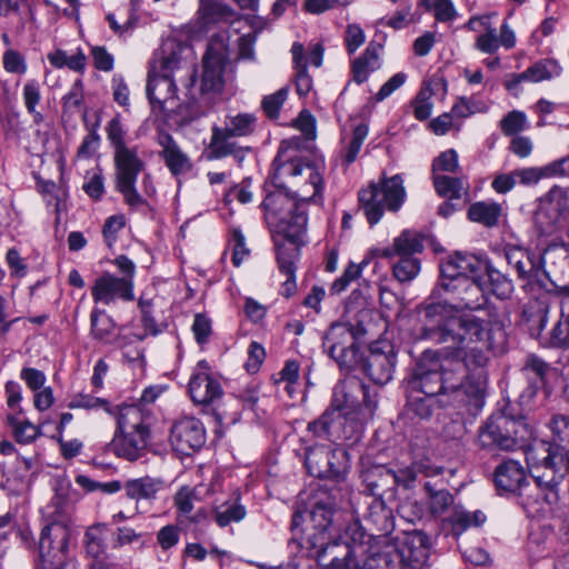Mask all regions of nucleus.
Masks as SVG:
<instances>
[{
    "label": "nucleus",
    "instance_id": "f257e3e1",
    "mask_svg": "<svg viewBox=\"0 0 569 569\" xmlns=\"http://www.w3.org/2000/svg\"><path fill=\"white\" fill-rule=\"evenodd\" d=\"M445 311L441 303L425 308L422 337L445 347L422 353L406 390L447 399L459 415L476 417L485 406L488 351L503 332L497 321L471 313L447 317Z\"/></svg>",
    "mask_w": 569,
    "mask_h": 569
},
{
    "label": "nucleus",
    "instance_id": "f03ea898",
    "mask_svg": "<svg viewBox=\"0 0 569 569\" xmlns=\"http://www.w3.org/2000/svg\"><path fill=\"white\" fill-rule=\"evenodd\" d=\"M323 177L302 157L287 158L283 142L262 184L260 209L272 233L282 284H296L297 261L307 243L308 204L322 199Z\"/></svg>",
    "mask_w": 569,
    "mask_h": 569
},
{
    "label": "nucleus",
    "instance_id": "7ed1b4c3",
    "mask_svg": "<svg viewBox=\"0 0 569 569\" xmlns=\"http://www.w3.org/2000/svg\"><path fill=\"white\" fill-rule=\"evenodd\" d=\"M377 408V392L353 377L335 386L329 407L307 429L317 438L353 445L362 438Z\"/></svg>",
    "mask_w": 569,
    "mask_h": 569
},
{
    "label": "nucleus",
    "instance_id": "20e7f679",
    "mask_svg": "<svg viewBox=\"0 0 569 569\" xmlns=\"http://www.w3.org/2000/svg\"><path fill=\"white\" fill-rule=\"evenodd\" d=\"M535 430L525 418L518 419L503 412L492 413L478 429L476 443L489 453L498 451L527 450L539 439H533Z\"/></svg>",
    "mask_w": 569,
    "mask_h": 569
},
{
    "label": "nucleus",
    "instance_id": "39448f33",
    "mask_svg": "<svg viewBox=\"0 0 569 569\" xmlns=\"http://www.w3.org/2000/svg\"><path fill=\"white\" fill-rule=\"evenodd\" d=\"M368 317L369 312L362 311L356 325L335 322L326 331L322 339L323 350L341 370L352 371L359 366L360 341L369 332L365 326Z\"/></svg>",
    "mask_w": 569,
    "mask_h": 569
},
{
    "label": "nucleus",
    "instance_id": "423d86ee",
    "mask_svg": "<svg viewBox=\"0 0 569 569\" xmlns=\"http://www.w3.org/2000/svg\"><path fill=\"white\" fill-rule=\"evenodd\" d=\"M407 199L403 178L397 173L392 177L382 176L379 182H370L367 188L358 191L359 207L362 209L370 227L376 226L383 217L385 210L398 212Z\"/></svg>",
    "mask_w": 569,
    "mask_h": 569
},
{
    "label": "nucleus",
    "instance_id": "0eeeda50",
    "mask_svg": "<svg viewBox=\"0 0 569 569\" xmlns=\"http://www.w3.org/2000/svg\"><path fill=\"white\" fill-rule=\"evenodd\" d=\"M439 272L442 279L470 281L471 284H502L508 281L489 259L459 250L440 260Z\"/></svg>",
    "mask_w": 569,
    "mask_h": 569
},
{
    "label": "nucleus",
    "instance_id": "6e6552de",
    "mask_svg": "<svg viewBox=\"0 0 569 569\" xmlns=\"http://www.w3.org/2000/svg\"><path fill=\"white\" fill-rule=\"evenodd\" d=\"M305 466L312 477L335 482L333 487L348 486L349 453L345 448L315 445L307 449Z\"/></svg>",
    "mask_w": 569,
    "mask_h": 569
},
{
    "label": "nucleus",
    "instance_id": "1a4fd4ad",
    "mask_svg": "<svg viewBox=\"0 0 569 569\" xmlns=\"http://www.w3.org/2000/svg\"><path fill=\"white\" fill-rule=\"evenodd\" d=\"M114 189L122 194L124 203L130 209L148 206L137 189L139 174L144 171L146 162L139 157L138 147H130L113 152Z\"/></svg>",
    "mask_w": 569,
    "mask_h": 569
},
{
    "label": "nucleus",
    "instance_id": "9d476101",
    "mask_svg": "<svg viewBox=\"0 0 569 569\" xmlns=\"http://www.w3.org/2000/svg\"><path fill=\"white\" fill-rule=\"evenodd\" d=\"M349 527L345 536L332 539L322 555L318 565L323 569H362L359 556L365 552V533L359 532V537H349Z\"/></svg>",
    "mask_w": 569,
    "mask_h": 569
},
{
    "label": "nucleus",
    "instance_id": "9b49d317",
    "mask_svg": "<svg viewBox=\"0 0 569 569\" xmlns=\"http://www.w3.org/2000/svg\"><path fill=\"white\" fill-rule=\"evenodd\" d=\"M396 365V352L388 340L375 341L367 353L359 355V366L355 370L362 371L376 385H386L392 379Z\"/></svg>",
    "mask_w": 569,
    "mask_h": 569
},
{
    "label": "nucleus",
    "instance_id": "f8f14e48",
    "mask_svg": "<svg viewBox=\"0 0 569 569\" xmlns=\"http://www.w3.org/2000/svg\"><path fill=\"white\" fill-rule=\"evenodd\" d=\"M228 61L227 46L221 40L212 38L202 58L201 94L219 93L223 90Z\"/></svg>",
    "mask_w": 569,
    "mask_h": 569
},
{
    "label": "nucleus",
    "instance_id": "ddd939ff",
    "mask_svg": "<svg viewBox=\"0 0 569 569\" xmlns=\"http://www.w3.org/2000/svg\"><path fill=\"white\" fill-rule=\"evenodd\" d=\"M69 546V531L60 523L47 525L39 538V556L42 569H62Z\"/></svg>",
    "mask_w": 569,
    "mask_h": 569
},
{
    "label": "nucleus",
    "instance_id": "4468645a",
    "mask_svg": "<svg viewBox=\"0 0 569 569\" xmlns=\"http://www.w3.org/2000/svg\"><path fill=\"white\" fill-rule=\"evenodd\" d=\"M349 486L328 487L325 485L316 495L307 526L330 531L333 516L342 500L349 496Z\"/></svg>",
    "mask_w": 569,
    "mask_h": 569
},
{
    "label": "nucleus",
    "instance_id": "2eb2a0df",
    "mask_svg": "<svg viewBox=\"0 0 569 569\" xmlns=\"http://www.w3.org/2000/svg\"><path fill=\"white\" fill-rule=\"evenodd\" d=\"M302 522L303 513L300 511L293 512L291 520L292 537L290 542L296 543L302 553L318 562L322 550L327 549L332 541L331 533L330 531L311 526L301 528Z\"/></svg>",
    "mask_w": 569,
    "mask_h": 569
},
{
    "label": "nucleus",
    "instance_id": "dca6fc26",
    "mask_svg": "<svg viewBox=\"0 0 569 569\" xmlns=\"http://www.w3.org/2000/svg\"><path fill=\"white\" fill-rule=\"evenodd\" d=\"M463 289L466 297L461 298L460 302L452 305L451 308L457 311L469 310L471 315L483 317L490 321H497L501 326L502 332H505L501 321L483 310V307L488 301L487 295L489 292L495 293L500 299H506L510 297L512 287H463ZM505 339L506 333H503V339L501 341L498 340L491 350L502 346Z\"/></svg>",
    "mask_w": 569,
    "mask_h": 569
},
{
    "label": "nucleus",
    "instance_id": "f3484780",
    "mask_svg": "<svg viewBox=\"0 0 569 569\" xmlns=\"http://www.w3.org/2000/svg\"><path fill=\"white\" fill-rule=\"evenodd\" d=\"M173 449L182 455H190L206 443V430L202 422L193 417H184L174 422L170 431Z\"/></svg>",
    "mask_w": 569,
    "mask_h": 569
},
{
    "label": "nucleus",
    "instance_id": "a211bd4d",
    "mask_svg": "<svg viewBox=\"0 0 569 569\" xmlns=\"http://www.w3.org/2000/svg\"><path fill=\"white\" fill-rule=\"evenodd\" d=\"M188 391L192 401L198 405L212 403L223 395L220 380L211 373L206 360L198 362L190 377Z\"/></svg>",
    "mask_w": 569,
    "mask_h": 569
},
{
    "label": "nucleus",
    "instance_id": "6ab92c4d",
    "mask_svg": "<svg viewBox=\"0 0 569 569\" xmlns=\"http://www.w3.org/2000/svg\"><path fill=\"white\" fill-rule=\"evenodd\" d=\"M407 401L400 413V418L412 425L421 421H428L435 411L445 406H451V401L447 399L432 397L406 390Z\"/></svg>",
    "mask_w": 569,
    "mask_h": 569
},
{
    "label": "nucleus",
    "instance_id": "aec40b11",
    "mask_svg": "<svg viewBox=\"0 0 569 569\" xmlns=\"http://www.w3.org/2000/svg\"><path fill=\"white\" fill-rule=\"evenodd\" d=\"M431 543L428 535L413 530L408 532L398 549V556L405 567L422 569L430 557Z\"/></svg>",
    "mask_w": 569,
    "mask_h": 569
},
{
    "label": "nucleus",
    "instance_id": "412c9836",
    "mask_svg": "<svg viewBox=\"0 0 569 569\" xmlns=\"http://www.w3.org/2000/svg\"><path fill=\"white\" fill-rule=\"evenodd\" d=\"M180 62V56L172 51L162 58L160 63V74H156L151 70L148 72L146 94L152 107L156 104L163 107L164 100L156 96V89L158 86L163 84L168 89L170 97L174 94L177 87L172 73L176 69L179 68Z\"/></svg>",
    "mask_w": 569,
    "mask_h": 569
},
{
    "label": "nucleus",
    "instance_id": "4be33fe9",
    "mask_svg": "<svg viewBox=\"0 0 569 569\" xmlns=\"http://www.w3.org/2000/svg\"><path fill=\"white\" fill-rule=\"evenodd\" d=\"M150 435L136 433L134 431L120 432L116 429L112 440L108 448L116 456L124 458L129 461H136L141 458L149 443Z\"/></svg>",
    "mask_w": 569,
    "mask_h": 569
},
{
    "label": "nucleus",
    "instance_id": "5701e85b",
    "mask_svg": "<svg viewBox=\"0 0 569 569\" xmlns=\"http://www.w3.org/2000/svg\"><path fill=\"white\" fill-rule=\"evenodd\" d=\"M151 410L136 403H123L112 411L117 418V428L120 432L134 431L150 435Z\"/></svg>",
    "mask_w": 569,
    "mask_h": 569
},
{
    "label": "nucleus",
    "instance_id": "b1692460",
    "mask_svg": "<svg viewBox=\"0 0 569 569\" xmlns=\"http://www.w3.org/2000/svg\"><path fill=\"white\" fill-rule=\"evenodd\" d=\"M365 490L372 498L383 499L385 496L389 498L395 496V475L393 470L386 466L375 465L361 472Z\"/></svg>",
    "mask_w": 569,
    "mask_h": 569
},
{
    "label": "nucleus",
    "instance_id": "393cba45",
    "mask_svg": "<svg viewBox=\"0 0 569 569\" xmlns=\"http://www.w3.org/2000/svg\"><path fill=\"white\" fill-rule=\"evenodd\" d=\"M367 529L372 531L371 536H387L395 529V517L392 509L380 498H372L367 503V512L363 516Z\"/></svg>",
    "mask_w": 569,
    "mask_h": 569
},
{
    "label": "nucleus",
    "instance_id": "a878e982",
    "mask_svg": "<svg viewBox=\"0 0 569 569\" xmlns=\"http://www.w3.org/2000/svg\"><path fill=\"white\" fill-rule=\"evenodd\" d=\"M159 144L162 147L161 159L173 177H179L191 171L193 164L170 133H163L159 137Z\"/></svg>",
    "mask_w": 569,
    "mask_h": 569
},
{
    "label": "nucleus",
    "instance_id": "bb28decb",
    "mask_svg": "<svg viewBox=\"0 0 569 569\" xmlns=\"http://www.w3.org/2000/svg\"><path fill=\"white\" fill-rule=\"evenodd\" d=\"M493 480L496 487L501 492H516L527 481L523 467L516 460L508 459L497 466Z\"/></svg>",
    "mask_w": 569,
    "mask_h": 569
},
{
    "label": "nucleus",
    "instance_id": "cd10ccee",
    "mask_svg": "<svg viewBox=\"0 0 569 569\" xmlns=\"http://www.w3.org/2000/svg\"><path fill=\"white\" fill-rule=\"evenodd\" d=\"M549 302L543 295L528 301L522 311L523 321L527 323L531 337L538 338L548 322Z\"/></svg>",
    "mask_w": 569,
    "mask_h": 569
},
{
    "label": "nucleus",
    "instance_id": "c85d7f7f",
    "mask_svg": "<svg viewBox=\"0 0 569 569\" xmlns=\"http://www.w3.org/2000/svg\"><path fill=\"white\" fill-rule=\"evenodd\" d=\"M163 299L158 296L149 297L147 292H143L138 301V305L141 309V322L143 329L146 331L144 336H141L140 339H143L146 336H158L162 333L168 325L166 321L160 320L156 316V308L160 306Z\"/></svg>",
    "mask_w": 569,
    "mask_h": 569
},
{
    "label": "nucleus",
    "instance_id": "c756f323",
    "mask_svg": "<svg viewBox=\"0 0 569 569\" xmlns=\"http://www.w3.org/2000/svg\"><path fill=\"white\" fill-rule=\"evenodd\" d=\"M382 46L370 41L362 54L351 64L352 79L357 84L366 82L371 72L380 68L379 51Z\"/></svg>",
    "mask_w": 569,
    "mask_h": 569
},
{
    "label": "nucleus",
    "instance_id": "7c9ffc66",
    "mask_svg": "<svg viewBox=\"0 0 569 569\" xmlns=\"http://www.w3.org/2000/svg\"><path fill=\"white\" fill-rule=\"evenodd\" d=\"M213 518L220 528H224L232 522H240L247 516V509L241 503L239 493H233L223 501L217 500L213 505Z\"/></svg>",
    "mask_w": 569,
    "mask_h": 569
},
{
    "label": "nucleus",
    "instance_id": "2f4dec72",
    "mask_svg": "<svg viewBox=\"0 0 569 569\" xmlns=\"http://www.w3.org/2000/svg\"><path fill=\"white\" fill-rule=\"evenodd\" d=\"M162 487L163 481L161 479L144 476L126 481L123 490L129 499L139 502L141 500L150 501L157 499V495Z\"/></svg>",
    "mask_w": 569,
    "mask_h": 569
},
{
    "label": "nucleus",
    "instance_id": "473e14b6",
    "mask_svg": "<svg viewBox=\"0 0 569 569\" xmlns=\"http://www.w3.org/2000/svg\"><path fill=\"white\" fill-rule=\"evenodd\" d=\"M501 216L502 207L496 201H476L467 210V218L471 222L479 223L489 229L499 224Z\"/></svg>",
    "mask_w": 569,
    "mask_h": 569
},
{
    "label": "nucleus",
    "instance_id": "72a5a7b5",
    "mask_svg": "<svg viewBox=\"0 0 569 569\" xmlns=\"http://www.w3.org/2000/svg\"><path fill=\"white\" fill-rule=\"evenodd\" d=\"M518 253L521 257L515 260V269L519 279L526 280L527 284H545L548 273L541 262L536 261V257L528 252L519 250Z\"/></svg>",
    "mask_w": 569,
    "mask_h": 569
},
{
    "label": "nucleus",
    "instance_id": "f704fd0d",
    "mask_svg": "<svg viewBox=\"0 0 569 569\" xmlns=\"http://www.w3.org/2000/svg\"><path fill=\"white\" fill-rule=\"evenodd\" d=\"M305 48L300 42H293L291 47L293 68L296 69V92L305 98L312 89V78L308 72V64L303 56Z\"/></svg>",
    "mask_w": 569,
    "mask_h": 569
},
{
    "label": "nucleus",
    "instance_id": "c9c22d12",
    "mask_svg": "<svg viewBox=\"0 0 569 569\" xmlns=\"http://www.w3.org/2000/svg\"><path fill=\"white\" fill-rule=\"evenodd\" d=\"M199 2V21L203 27L228 22L233 16L231 7L218 0H200Z\"/></svg>",
    "mask_w": 569,
    "mask_h": 569
},
{
    "label": "nucleus",
    "instance_id": "e433bc0d",
    "mask_svg": "<svg viewBox=\"0 0 569 569\" xmlns=\"http://www.w3.org/2000/svg\"><path fill=\"white\" fill-rule=\"evenodd\" d=\"M439 472L440 469L433 468L423 461H413L411 465L405 468H401L397 471L393 470L395 489L398 486H401L405 489H411L415 487V483L420 475L429 477Z\"/></svg>",
    "mask_w": 569,
    "mask_h": 569
},
{
    "label": "nucleus",
    "instance_id": "4c0bfd02",
    "mask_svg": "<svg viewBox=\"0 0 569 569\" xmlns=\"http://www.w3.org/2000/svg\"><path fill=\"white\" fill-rule=\"evenodd\" d=\"M7 425L10 428L13 439L19 445H30L42 435L40 426L33 425L28 419H21L14 415L7 416Z\"/></svg>",
    "mask_w": 569,
    "mask_h": 569
},
{
    "label": "nucleus",
    "instance_id": "58836bf2",
    "mask_svg": "<svg viewBox=\"0 0 569 569\" xmlns=\"http://www.w3.org/2000/svg\"><path fill=\"white\" fill-rule=\"evenodd\" d=\"M91 335L96 340L111 343L118 337L116 322L104 311L93 309L90 316Z\"/></svg>",
    "mask_w": 569,
    "mask_h": 569
},
{
    "label": "nucleus",
    "instance_id": "ea45409f",
    "mask_svg": "<svg viewBox=\"0 0 569 569\" xmlns=\"http://www.w3.org/2000/svg\"><path fill=\"white\" fill-rule=\"evenodd\" d=\"M486 515L480 510L471 512L462 508H455L448 521L452 533L460 536L471 527H480L486 522Z\"/></svg>",
    "mask_w": 569,
    "mask_h": 569
},
{
    "label": "nucleus",
    "instance_id": "a19ab883",
    "mask_svg": "<svg viewBox=\"0 0 569 569\" xmlns=\"http://www.w3.org/2000/svg\"><path fill=\"white\" fill-rule=\"evenodd\" d=\"M120 277L104 273L94 280L93 284H132L136 264L127 256L121 254L113 261Z\"/></svg>",
    "mask_w": 569,
    "mask_h": 569
},
{
    "label": "nucleus",
    "instance_id": "79ce46f5",
    "mask_svg": "<svg viewBox=\"0 0 569 569\" xmlns=\"http://www.w3.org/2000/svg\"><path fill=\"white\" fill-rule=\"evenodd\" d=\"M561 73L562 67L558 60L545 58L528 67L522 78H529V82H541L559 78Z\"/></svg>",
    "mask_w": 569,
    "mask_h": 569
},
{
    "label": "nucleus",
    "instance_id": "37998d69",
    "mask_svg": "<svg viewBox=\"0 0 569 569\" xmlns=\"http://www.w3.org/2000/svg\"><path fill=\"white\" fill-rule=\"evenodd\" d=\"M50 64L56 69L68 68L71 71L84 73L87 68V56L81 48L72 56H68L62 49H57L48 53Z\"/></svg>",
    "mask_w": 569,
    "mask_h": 569
},
{
    "label": "nucleus",
    "instance_id": "c03bdc74",
    "mask_svg": "<svg viewBox=\"0 0 569 569\" xmlns=\"http://www.w3.org/2000/svg\"><path fill=\"white\" fill-rule=\"evenodd\" d=\"M432 184L436 193L441 198L459 200L462 197L463 181L460 177L432 174Z\"/></svg>",
    "mask_w": 569,
    "mask_h": 569
},
{
    "label": "nucleus",
    "instance_id": "a18cd8bd",
    "mask_svg": "<svg viewBox=\"0 0 569 569\" xmlns=\"http://www.w3.org/2000/svg\"><path fill=\"white\" fill-rule=\"evenodd\" d=\"M107 532L108 526L106 523H97L86 530L83 538L86 551L92 558L97 559L104 553Z\"/></svg>",
    "mask_w": 569,
    "mask_h": 569
},
{
    "label": "nucleus",
    "instance_id": "49530a36",
    "mask_svg": "<svg viewBox=\"0 0 569 569\" xmlns=\"http://www.w3.org/2000/svg\"><path fill=\"white\" fill-rule=\"evenodd\" d=\"M423 489L428 497L429 510L433 516H440L453 503L452 493L445 489H437L430 481H426Z\"/></svg>",
    "mask_w": 569,
    "mask_h": 569
},
{
    "label": "nucleus",
    "instance_id": "de8ad7c7",
    "mask_svg": "<svg viewBox=\"0 0 569 569\" xmlns=\"http://www.w3.org/2000/svg\"><path fill=\"white\" fill-rule=\"evenodd\" d=\"M425 236L420 232L405 229L393 239L398 256H413L421 253L425 249Z\"/></svg>",
    "mask_w": 569,
    "mask_h": 569
},
{
    "label": "nucleus",
    "instance_id": "09e8293b",
    "mask_svg": "<svg viewBox=\"0 0 569 569\" xmlns=\"http://www.w3.org/2000/svg\"><path fill=\"white\" fill-rule=\"evenodd\" d=\"M229 138L232 137L229 136L226 128L222 129L218 126L212 128L208 153L209 160L222 159L233 153V144L227 141Z\"/></svg>",
    "mask_w": 569,
    "mask_h": 569
},
{
    "label": "nucleus",
    "instance_id": "8fccbe9b",
    "mask_svg": "<svg viewBox=\"0 0 569 569\" xmlns=\"http://www.w3.org/2000/svg\"><path fill=\"white\" fill-rule=\"evenodd\" d=\"M549 368V365L541 358L535 355H529L527 357L526 363L522 368V372L529 380H531V395H533L536 390L543 385L545 377Z\"/></svg>",
    "mask_w": 569,
    "mask_h": 569
},
{
    "label": "nucleus",
    "instance_id": "3c124183",
    "mask_svg": "<svg viewBox=\"0 0 569 569\" xmlns=\"http://www.w3.org/2000/svg\"><path fill=\"white\" fill-rule=\"evenodd\" d=\"M133 287H92V296L97 302L112 305L117 301H132Z\"/></svg>",
    "mask_w": 569,
    "mask_h": 569
},
{
    "label": "nucleus",
    "instance_id": "603ef678",
    "mask_svg": "<svg viewBox=\"0 0 569 569\" xmlns=\"http://www.w3.org/2000/svg\"><path fill=\"white\" fill-rule=\"evenodd\" d=\"M22 98L28 113L32 116L33 122L40 124L43 121V114L37 110V106L41 100V90L38 80L30 79L24 83Z\"/></svg>",
    "mask_w": 569,
    "mask_h": 569
},
{
    "label": "nucleus",
    "instance_id": "864d4df0",
    "mask_svg": "<svg viewBox=\"0 0 569 569\" xmlns=\"http://www.w3.org/2000/svg\"><path fill=\"white\" fill-rule=\"evenodd\" d=\"M369 127L366 122L357 124L352 130V138L342 154V166L349 168L358 158L363 141L368 137Z\"/></svg>",
    "mask_w": 569,
    "mask_h": 569
},
{
    "label": "nucleus",
    "instance_id": "5fc2aeb1",
    "mask_svg": "<svg viewBox=\"0 0 569 569\" xmlns=\"http://www.w3.org/2000/svg\"><path fill=\"white\" fill-rule=\"evenodd\" d=\"M257 117L252 113H238L228 117L226 129L229 136L247 137L250 136L256 128Z\"/></svg>",
    "mask_w": 569,
    "mask_h": 569
},
{
    "label": "nucleus",
    "instance_id": "6e6d98bb",
    "mask_svg": "<svg viewBox=\"0 0 569 569\" xmlns=\"http://www.w3.org/2000/svg\"><path fill=\"white\" fill-rule=\"evenodd\" d=\"M432 96V89L429 86H425L411 100L410 104L412 107L413 117L417 120L426 121L430 118L433 108V103L431 102Z\"/></svg>",
    "mask_w": 569,
    "mask_h": 569
},
{
    "label": "nucleus",
    "instance_id": "4d7b16f0",
    "mask_svg": "<svg viewBox=\"0 0 569 569\" xmlns=\"http://www.w3.org/2000/svg\"><path fill=\"white\" fill-rule=\"evenodd\" d=\"M400 259L392 266L393 277L399 282H408L416 278L421 268L420 259L412 256H399Z\"/></svg>",
    "mask_w": 569,
    "mask_h": 569
},
{
    "label": "nucleus",
    "instance_id": "13d9d810",
    "mask_svg": "<svg viewBox=\"0 0 569 569\" xmlns=\"http://www.w3.org/2000/svg\"><path fill=\"white\" fill-rule=\"evenodd\" d=\"M229 246L232 251L231 261L234 267H239L244 259L249 258L250 249L247 247L246 237L240 227L231 228Z\"/></svg>",
    "mask_w": 569,
    "mask_h": 569
},
{
    "label": "nucleus",
    "instance_id": "bf43d9fd",
    "mask_svg": "<svg viewBox=\"0 0 569 569\" xmlns=\"http://www.w3.org/2000/svg\"><path fill=\"white\" fill-rule=\"evenodd\" d=\"M289 90L282 87L276 92L264 96L261 101V109L270 120H277L280 116L282 106L288 98Z\"/></svg>",
    "mask_w": 569,
    "mask_h": 569
},
{
    "label": "nucleus",
    "instance_id": "052dcab7",
    "mask_svg": "<svg viewBox=\"0 0 569 569\" xmlns=\"http://www.w3.org/2000/svg\"><path fill=\"white\" fill-rule=\"evenodd\" d=\"M418 6L425 7L428 11L433 10L436 20L440 22L452 21L457 16L451 0H419Z\"/></svg>",
    "mask_w": 569,
    "mask_h": 569
},
{
    "label": "nucleus",
    "instance_id": "680f3d73",
    "mask_svg": "<svg viewBox=\"0 0 569 569\" xmlns=\"http://www.w3.org/2000/svg\"><path fill=\"white\" fill-rule=\"evenodd\" d=\"M107 139L113 152L129 148L126 142L127 130L120 114L114 116L106 127Z\"/></svg>",
    "mask_w": 569,
    "mask_h": 569
},
{
    "label": "nucleus",
    "instance_id": "e2e57ef3",
    "mask_svg": "<svg viewBox=\"0 0 569 569\" xmlns=\"http://www.w3.org/2000/svg\"><path fill=\"white\" fill-rule=\"evenodd\" d=\"M62 111L63 113H74L84 102L83 96V82L81 79H77L71 89L62 97Z\"/></svg>",
    "mask_w": 569,
    "mask_h": 569
},
{
    "label": "nucleus",
    "instance_id": "0e129e2a",
    "mask_svg": "<svg viewBox=\"0 0 569 569\" xmlns=\"http://www.w3.org/2000/svg\"><path fill=\"white\" fill-rule=\"evenodd\" d=\"M527 116L523 111L512 110L508 112L500 121V129L505 136H518L525 130Z\"/></svg>",
    "mask_w": 569,
    "mask_h": 569
},
{
    "label": "nucleus",
    "instance_id": "69168bd1",
    "mask_svg": "<svg viewBox=\"0 0 569 569\" xmlns=\"http://www.w3.org/2000/svg\"><path fill=\"white\" fill-rule=\"evenodd\" d=\"M69 408L71 409H103L108 413H112L109 401L87 393H78L72 397Z\"/></svg>",
    "mask_w": 569,
    "mask_h": 569
},
{
    "label": "nucleus",
    "instance_id": "338daca9",
    "mask_svg": "<svg viewBox=\"0 0 569 569\" xmlns=\"http://www.w3.org/2000/svg\"><path fill=\"white\" fill-rule=\"evenodd\" d=\"M459 168V157L455 149L442 151L432 160L431 170L433 174L437 171L456 173Z\"/></svg>",
    "mask_w": 569,
    "mask_h": 569
},
{
    "label": "nucleus",
    "instance_id": "774afa93",
    "mask_svg": "<svg viewBox=\"0 0 569 569\" xmlns=\"http://www.w3.org/2000/svg\"><path fill=\"white\" fill-rule=\"evenodd\" d=\"M548 427L555 438V441L549 442L561 445L568 449L563 443L569 442V416L553 415Z\"/></svg>",
    "mask_w": 569,
    "mask_h": 569
}]
</instances>
